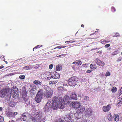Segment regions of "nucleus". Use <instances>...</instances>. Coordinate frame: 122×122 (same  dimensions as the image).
I'll return each instance as SVG.
<instances>
[{
    "mask_svg": "<svg viewBox=\"0 0 122 122\" xmlns=\"http://www.w3.org/2000/svg\"><path fill=\"white\" fill-rule=\"evenodd\" d=\"M86 64H83L82 65V66H84V67H85V66H86Z\"/></svg>",
    "mask_w": 122,
    "mask_h": 122,
    "instance_id": "nucleus-63",
    "label": "nucleus"
},
{
    "mask_svg": "<svg viewBox=\"0 0 122 122\" xmlns=\"http://www.w3.org/2000/svg\"><path fill=\"white\" fill-rule=\"evenodd\" d=\"M33 83L34 84H35L36 85L39 84L40 85H41L42 83L41 82H40L38 80H35L34 81Z\"/></svg>",
    "mask_w": 122,
    "mask_h": 122,
    "instance_id": "nucleus-32",
    "label": "nucleus"
},
{
    "mask_svg": "<svg viewBox=\"0 0 122 122\" xmlns=\"http://www.w3.org/2000/svg\"><path fill=\"white\" fill-rule=\"evenodd\" d=\"M64 119L66 122H70L71 120V116L69 115H68L66 116Z\"/></svg>",
    "mask_w": 122,
    "mask_h": 122,
    "instance_id": "nucleus-20",
    "label": "nucleus"
},
{
    "mask_svg": "<svg viewBox=\"0 0 122 122\" xmlns=\"http://www.w3.org/2000/svg\"><path fill=\"white\" fill-rule=\"evenodd\" d=\"M53 93V91L50 89L49 90L47 91L44 94V97L47 98H50L52 96Z\"/></svg>",
    "mask_w": 122,
    "mask_h": 122,
    "instance_id": "nucleus-5",
    "label": "nucleus"
},
{
    "mask_svg": "<svg viewBox=\"0 0 122 122\" xmlns=\"http://www.w3.org/2000/svg\"><path fill=\"white\" fill-rule=\"evenodd\" d=\"M52 107L54 110L58 108H63V107H62V103L61 101L59 100V99H58V97L55 96L52 99Z\"/></svg>",
    "mask_w": 122,
    "mask_h": 122,
    "instance_id": "nucleus-1",
    "label": "nucleus"
},
{
    "mask_svg": "<svg viewBox=\"0 0 122 122\" xmlns=\"http://www.w3.org/2000/svg\"><path fill=\"white\" fill-rule=\"evenodd\" d=\"M107 118L109 121H111L112 120L113 118L111 113H110L107 115Z\"/></svg>",
    "mask_w": 122,
    "mask_h": 122,
    "instance_id": "nucleus-31",
    "label": "nucleus"
},
{
    "mask_svg": "<svg viewBox=\"0 0 122 122\" xmlns=\"http://www.w3.org/2000/svg\"><path fill=\"white\" fill-rule=\"evenodd\" d=\"M3 67L4 66L3 65H1V66H0V69L3 68Z\"/></svg>",
    "mask_w": 122,
    "mask_h": 122,
    "instance_id": "nucleus-57",
    "label": "nucleus"
},
{
    "mask_svg": "<svg viewBox=\"0 0 122 122\" xmlns=\"http://www.w3.org/2000/svg\"><path fill=\"white\" fill-rule=\"evenodd\" d=\"M109 42H110V41H108L106 40H104L103 41H102L101 43L102 44H104L106 43H108Z\"/></svg>",
    "mask_w": 122,
    "mask_h": 122,
    "instance_id": "nucleus-42",
    "label": "nucleus"
},
{
    "mask_svg": "<svg viewBox=\"0 0 122 122\" xmlns=\"http://www.w3.org/2000/svg\"><path fill=\"white\" fill-rule=\"evenodd\" d=\"M50 75L52 78L55 79H59L60 77L58 73L55 71L52 72L50 73Z\"/></svg>",
    "mask_w": 122,
    "mask_h": 122,
    "instance_id": "nucleus-11",
    "label": "nucleus"
},
{
    "mask_svg": "<svg viewBox=\"0 0 122 122\" xmlns=\"http://www.w3.org/2000/svg\"><path fill=\"white\" fill-rule=\"evenodd\" d=\"M111 10L112 12H114L115 11L116 9L114 7H111Z\"/></svg>",
    "mask_w": 122,
    "mask_h": 122,
    "instance_id": "nucleus-48",
    "label": "nucleus"
},
{
    "mask_svg": "<svg viewBox=\"0 0 122 122\" xmlns=\"http://www.w3.org/2000/svg\"><path fill=\"white\" fill-rule=\"evenodd\" d=\"M9 122H15V121L13 120H10Z\"/></svg>",
    "mask_w": 122,
    "mask_h": 122,
    "instance_id": "nucleus-56",
    "label": "nucleus"
},
{
    "mask_svg": "<svg viewBox=\"0 0 122 122\" xmlns=\"http://www.w3.org/2000/svg\"><path fill=\"white\" fill-rule=\"evenodd\" d=\"M5 97V98L6 100L8 101L10 100L11 97V92H10L7 95H6Z\"/></svg>",
    "mask_w": 122,
    "mask_h": 122,
    "instance_id": "nucleus-21",
    "label": "nucleus"
},
{
    "mask_svg": "<svg viewBox=\"0 0 122 122\" xmlns=\"http://www.w3.org/2000/svg\"><path fill=\"white\" fill-rule=\"evenodd\" d=\"M36 90V87L35 86L31 88L30 92H32L33 91H35Z\"/></svg>",
    "mask_w": 122,
    "mask_h": 122,
    "instance_id": "nucleus-49",
    "label": "nucleus"
},
{
    "mask_svg": "<svg viewBox=\"0 0 122 122\" xmlns=\"http://www.w3.org/2000/svg\"><path fill=\"white\" fill-rule=\"evenodd\" d=\"M121 57H119L117 60V61H120L121 60Z\"/></svg>",
    "mask_w": 122,
    "mask_h": 122,
    "instance_id": "nucleus-53",
    "label": "nucleus"
},
{
    "mask_svg": "<svg viewBox=\"0 0 122 122\" xmlns=\"http://www.w3.org/2000/svg\"><path fill=\"white\" fill-rule=\"evenodd\" d=\"M17 112H14V113H13V116L17 115Z\"/></svg>",
    "mask_w": 122,
    "mask_h": 122,
    "instance_id": "nucleus-54",
    "label": "nucleus"
},
{
    "mask_svg": "<svg viewBox=\"0 0 122 122\" xmlns=\"http://www.w3.org/2000/svg\"><path fill=\"white\" fill-rule=\"evenodd\" d=\"M59 100L61 101V103H62V107H63V105L69 104L70 102V99L69 97L67 96H65L63 99L62 97H60L59 98Z\"/></svg>",
    "mask_w": 122,
    "mask_h": 122,
    "instance_id": "nucleus-3",
    "label": "nucleus"
},
{
    "mask_svg": "<svg viewBox=\"0 0 122 122\" xmlns=\"http://www.w3.org/2000/svg\"><path fill=\"white\" fill-rule=\"evenodd\" d=\"M75 42V41L71 40L69 41H65V43H72L73 42Z\"/></svg>",
    "mask_w": 122,
    "mask_h": 122,
    "instance_id": "nucleus-39",
    "label": "nucleus"
},
{
    "mask_svg": "<svg viewBox=\"0 0 122 122\" xmlns=\"http://www.w3.org/2000/svg\"><path fill=\"white\" fill-rule=\"evenodd\" d=\"M46 120V119L45 117H44L43 116L41 117L40 119L38 120L37 122H45Z\"/></svg>",
    "mask_w": 122,
    "mask_h": 122,
    "instance_id": "nucleus-22",
    "label": "nucleus"
},
{
    "mask_svg": "<svg viewBox=\"0 0 122 122\" xmlns=\"http://www.w3.org/2000/svg\"><path fill=\"white\" fill-rule=\"evenodd\" d=\"M42 45H38L36 46L33 49V50L34 51V49H36L38 48H40L42 46Z\"/></svg>",
    "mask_w": 122,
    "mask_h": 122,
    "instance_id": "nucleus-36",
    "label": "nucleus"
},
{
    "mask_svg": "<svg viewBox=\"0 0 122 122\" xmlns=\"http://www.w3.org/2000/svg\"><path fill=\"white\" fill-rule=\"evenodd\" d=\"M119 116L117 114H114V118L115 121H117L119 120Z\"/></svg>",
    "mask_w": 122,
    "mask_h": 122,
    "instance_id": "nucleus-28",
    "label": "nucleus"
},
{
    "mask_svg": "<svg viewBox=\"0 0 122 122\" xmlns=\"http://www.w3.org/2000/svg\"><path fill=\"white\" fill-rule=\"evenodd\" d=\"M95 61L98 65L101 66H103L105 64L104 62L98 58H96L95 60Z\"/></svg>",
    "mask_w": 122,
    "mask_h": 122,
    "instance_id": "nucleus-10",
    "label": "nucleus"
},
{
    "mask_svg": "<svg viewBox=\"0 0 122 122\" xmlns=\"http://www.w3.org/2000/svg\"><path fill=\"white\" fill-rule=\"evenodd\" d=\"M70 98L71 99L75 100H77V96L75 93H73L71 94Z\"/></svg>",
    "mask_w": 122,
    "mask_h": 122,
    "instance_id": "nucleus-15",
    "label": "nucleus"
},
{
    "mask_svg": "<svg viewBox=\"0 0 122 122\" xmlns=\"http://www.w3.org/2000/svg\"><path fill=\"white\" fill-rule=\"evenodd\" d=\"M97 53L99 54H101L102 53V51H99L97 52Z\"/></svg>",
    "mask_w": 122,
    "mask_h": 122,
    "instance_id": "nucleus-55",
    "label": "nucleus"
},
{
    "mask_svg": "<svg viewBox=\"0 0 122 122\" xmlns=\"http://www.w3.org/2000/svg\"><path fill=\"white\" fill-rule=\"evenodd\" d=\"M122 96L118 98L117 101V105L119 107L122 104Z\"/></svg>",
    "mask_w": 122,
    "mask_h": 122,
    "instance_id": "nucleus-18",
    "label": "nucleus"
},
{
    "mask_svg": "<svg viewBox=\"0 0 122 122\" xmlns=\"http://www.w3.org/2000/svg\"><path fill=\"white\" fill-rule=\"evenodd\" d=\"M8 105L10 107H14L15 106V103L14 102H11L8 104Z\"/></svg>",
    "mask_w": 122,
    "mask_h": 122,
    "instance_id": "nucleus-27",
    "label": "nucleus"
},
{
    "mask_svg": "<svg viewBox=\"0 0 122 122\" xmlns=\"http://www.w3.org/2000/svg\"><path fill=\"white\" fill-rule=\"evenodd\" d=\"M42 116H43V114L40 112H38L36 114H34L33 115L34 118L37 122L38 121V120L40 119Z\"/></svg>",
    "mask_w": 122,
    "mask_h": 122,
    "instance_id": "nucleus-8",
    "label": "nucleus"
},
{
    "mask_svg": "<svg viewBox=\"0 0 122 122\" xmlns=\"http://www.w3.org/2000/svg\"><path fill=\"white\" fill-rule=\"evenodd\" d=\"M72 107L73 108L77 109L79 108L80 106V104L78 102H73L71 103Z\"/></svg>",
    "mask_w": 122,
    "mask_h": 122,
    "instance_id": "nucleus-9",
    "label": "nucleus"
},
{
    "mask_svg": "<svg viewBox=\"0 0 122 122\" xmlns=\"http://www.w3.org/2000/svg\"><path fill=\"white\" fill-rule=\"evenodd\" d=\"M6 115L9 117H13V112L9 110L6 111Z\"/></svg>",
    "mask_w": 122,
    "mask_h": 122,
    "instance_id": "nucleus-17",
    "label": "nucleus"
},
{
    "mask_svg": "<svg viewBox=\"0 0 122 122\" xmlns=\"http://www.w3.org/2000/svg\"><path fill=\"white\" fill-rule=\"evenodd\" d=\"M11 92L14 95H13L14 98H16L15 96L19 94V91L18 88L15 86H13L11 88Z\"/></svg>",
    "mask_w": 122,
    "mask_h": 122,
    "instance_id": "nucleus-6",
    "label": "nucleus"
},
{
    "mask_svg": "<svg viewBox=\"0 0 122 122\" xmlns=\"http://www.w3.org/2000/svg\"><path fill=\"white\" fill-rule=\"evenodd\" d=\"M90 68L94 70L96 69L97 68L96 65L94 64H91L90 66Z\"/></svg>",
    "mask_w": 122,
    "mask_h": 122,
    "instance_id": "nucleus-29",
    "label": "nucleus"
},
{
    "mask_svg": "<svg viewBox=\"0 0 122 122\" xmlns=\"http://www.w3.org/2000/svg\"><path fill=\"white\" fill-rule=\"evenodd\" d=\"M65 122L63 120H61L59 122H58H58Z\"/></svg>",
    "mask_w": 122,
    "mask_h": 122,
    "instance_id": "nucleus-59",
    "label": "nucleus"
},
{
    "mask_svg": "<svg viewBox=\"0 0 122 122\" xmlns=\"http://www.w3.org/2000/svg\"><path fill=\"white\" fill-rule=\"evenodd\" d=\"M57 82L56 81H50L49 82V84L51 85H52L54 84H55Z\"/></svg>",
    "mask_w": 122,
    "mask_h": 122,
    "instance_id": "nucleus-34",
    "label": "nucleus"
},
{
    "mask_svg": "<svg viewBox=\"0 0 122 122\" xmlns=\"http://www.w3.org/2000/svg\"><path fill=\"white\" fill-rule=\"evenodd\" d=\"M118 50H117L114 52L112 53L111 55L112 56V55H115L117 54L118 53Z\"/></svg>",
    "mask_w": 122,
    "mask_h": 122,
    "instance_id": "nucleus-38",
    "label": "nucleus"
},
{
    "mask_svg": "<svg viewBox=\"0 0 122 122\" xmlns=\"http://www.w3.org/2000/svg\"><path fill=\"white\" fill-rule=\"evenodd\" d=\"M23 98L24 100V103L26 104L27 105H28L30 104V102L28 98V97L26 95H23Z\"/></svg>",
    "mask_w": 122,
    "mask_h": 122,
    "instance_id": "nucleus-14",
    "label": "nucleus"
},
{
    "mask_svg": "<svg viewBox=\"0 0 122 122\" xmlns=\"http://www.w3.org/2000/svg\"><path fill=\"white\" fill-rule=\"evenodd\" d=\"M0 59H1V61H3L4 60H5V58L3 56H1L0 57Z\"/></svg>",
    "mask_w": 122,
    "mask_h": 122,
    "instance_id": "nucleus-45",
    "label": "nucleus"
},
{
    "mask_svg": "<svg viewBox=\"0 0 122 122\" xmlns=\"http://www.w3.org/2000/svg\"><path fill=\"white\" fill-rule=\"evenodd\" d=\"M53 66V65L52 64H50L49 66V68L50 69H51L52 68Z\"/></svg>",
    "mask_w": 122,
    "mask_h": 122,
    "instance_id": "nucleus-50",
    "label": "nucleus"
},
{
    "mask_svg": "<svg viewBox=\"0 0 122 122\" xmlns=\"http://www.w3.org/2000/svg\"><path fill=\"white\" fill-rule=\"evenodd\" d=\"M110 46V44H106L105 45V48H108V47H109Z\"/></svg>",
    "mask_w": 122,
    "mask_h": 122,
    "instance_id": "nucleus-51",
    "label": "nucleus"
},
{
    "mask_svg": "<svg viewBox=\"0 0 122 122\" xmlns=\"http://www.w3.org/2000/svg\"><path fill=\"white\" fill-rule=\"evenodd\" d=\"M120 35L118 33H114L112 35V36L114 37H117L118 36Z\"/></svg>",
    "mask_w": 122,
    "mask_h": 122,
    "instance_id": "nucleus-37",
    "label": "nucleus"
},
{
    "mask_svg": "<svg viewBox=\"0 0 122 122\" xmlns=\"http://www.w3.org/2000/svg\"><path fill=\"white\" fill-rule=\"evenodd\" d=\"M57 89L58 90L61 91L64 90V88L62 86H60L58 87Z\"/></svg>",
    "mask_w": 122,
    "mask_h": 122,
    "instance_id": "nucleus-40",
    "label": "nucleus"
},
{
    "mask_svg": "<svg viewBox=\"0 0 122 122\" xmlns=\"http://www.w3.org/2000/svg\"><path fill=\"white\" fill-rule=\"evenodd\" d=\"M36 121L35 118H34L33 115L32 118H29L28 120V122H35Z\"/></svg>",
    "mask_w": 122,
    "mask_h": 122,
    "instance_id": "nucleus-25",
    "label": "nucleus"
},
{
    "mask_svg": "<svg viewBox=\"0 0 122 122\" xmlns=\"http://www.w3.org/2000/svg\"><path fill=\"white\" fill-rule=\"evenodd\" d=\"M43 89H40L39 90L35 98V100L38 103L40 102L43 99L44 95Z\"/></svg>",
    "mask_w": 122,
    "mask_h": 122,
    "instance_id": "nucleus-2",
    "label": "nucleus"
},
{
    "mask_svg": "<svg viewBox=\"0 0 122 122\" xmlns=\"http://www.w3.org/2000/svg\"><path fill=\"white\" fill-rule=\"evenodd\" d=\"M85 110V108L84 107H81L78 110V112L79 113H82Z\"/></svg>",
    "mask_w": 122,
    "mask_h": 122,
    "instance_id": "nucleus-24",
    "label": "nucleus"
},
{
    "mask_svg": "<svg viewBox=\"0 0 122 122\" xmlns=\"http://www.w3.org/2000/svg\"><path fill=\"white\" fill-rule=\"evenodd\" d=\"M86 114L89 116L91 115L92 113V109L90 108H88L86 111Z\"/></svg>",
    "mask_w": 122,
    "mask_h": 122,
    "instance_id": "nucleus-19",
    "label": "nucleus"
},
{
    "mask_svg": "<svg viewBox=\"0 0 122 122\" xmlns=\"http://www.w3.org/2000/svg\"><path fill=\"white\" fill-rule=\"evenodd\" d=\"M10 91L11 89L9 88L3 89L0 92V97L2 98L5 97L6 95L11 92Z\"/></svg>",
    "mask_w": 122,
    "mask_h": 122,
    "instance_id": "nucleus-4",
    "label": "nucleus"
},
{
    "mask_svg": "<svg viewBox=\"0 0 122 122\" xmlns=\"http://www.w3.org/2000/svg\"><path fill=\"white\" fill-rule=\"evenodd\" d=\"M3 108L2 107H0V111L2 110Z\"/></svg>",
    "mask_w": 122,
    "mask_h": 122,
    "instance_id": "nucleus-61",
    "label": "nucleus"
},
{
    "mask_svg": "<svg viewBox=\"0 0 122 122\" xmlns=\"http://www.w3.org/2000/svg\"><path fill=\"white\" fill-rule=\"evenodd\" d=\"M21 118L23 119V121H25L27 119V117L25 115L23 114L21 117Z\"/></svg>",
    "mask_w": 122,
    "mask_h": 122,
    "instance_id": "nucleus-33",
    "label": "nucleus"
},
{
    "mask_svg": "<svg viewBox=\"0 0 122 122\" xmlns=\"http://www.w3.org/2000/svg\"><path fill=\"white\" fill-rule=\"evenodd\" d=\"M68 80L69 83L72 85L73 84H75L78 81V79L76 76H73L69 79Z\"/></svg>",
    "mask_w": 122,
    "mask_h": 122,
    "instance_id": "nucleus-12",
    "label": "nucleus"
},
{
    "mask_svg": "<svg viewBox=\"0 0 122 122\" xmlns=\"http://www.w3.org/2000/svg\"><path fill=\"white\" fill-rule=\"evenodd\" d=\"M81 26L82 27H84V25L83 24H82V25H81Z\"/></svg>",
    "mask_w": 122,
    "mask_h": 122,
    "instance_id": "nucleus-62",
    "label": "nucleus"
},
{
    "mask_svg": "<svg viewBox=\"0 0 122 122\" xmlns=\"http://www.w3.org/2000/svg\"><path fill=\"white\" fill-rule=\"evenodd\" d=\"M0 119H2V120L3 119V117L2 116H0Z\"/></svg>",
    "mask_w": 122,
    "mask_h": 122,
    "instance_id": "nucleus-60",
    "label": "nucleus"
},
{
    "mask_svg": "<svg viewBox=\"0 0 122 122\" xmlns=\"http://www.w3.org/2000/svg\"><path fill=\"white\" fill-rule=\"evenodd\" d=\"M116 88L115 87H113L111 90V91L112 92H115L116 91Z\"/></svg>",
    "mask_w": 122,
    "mask_h": 122,
    "instance_id": "nucleus-41",
    "label": "nucleus"
},
{
    "mask_svg": "<svg viewBox=\"0 0 122 122\" xmlns=\"http://www.w3.org/2000/svg\"><path fill=\"white\" fill-rule=\"evenodd\" d=\"M43 76L46 79H49L50 74L48 72H45V73L43 74Z\"/></svg>",
    "mask_w": 122,
    "mask_h": 122,
    "instance_id": "nucleus-16",
    "label": "nucleus"
},
{
    "mask_svg": "<svg viewBox=\"0 0 122 122\" xmlns=\"http://www.w3.org/2000/svg\"><path fill=\"white\" fill-rule=\"evenodd\" d=\"M97 30L95 31V32H98L99 31V30L98 29H96Z\"/></svg>",
    "mask_w": 122,
    "mask_h": 122,
    "instance_id": "nucleus-58",
    "label": "nucleus"
},
{
    "mask_svg": "<svg viewBox=\"0 0 122 122\" xmlns=\"http://www.w3.org/2000/svg\"><path fill=\"white\" fill-rule=\"evenodd\" d=\"M32 67H31V66L29 65L23 67V68L24 69H25L27 70H29L31 69Z\"/></svg>",
    "mask_w": 122,
    "mask_h": 122,
    "instance_id": "nucleus-30",
    "label": "nucleus"
},
{
    "mask_svg": "<svg viewBox=\"0 0 122 122\" xmlns=\"http://www.w3.org/2000/svg\"><path fill=\"white\" fill-rule=\"evenodd\" d=\"M4 61V62H5L6 63V64H7V61H5V60H4V61Z\"/></svg>",
    "mask_w": 122,
    "mask_h": 122,
    "instance_id": "nucleus-64",
    "label": "nucleus"
},
{
    "mask_svg": "<svg viewBox=\"0 0 122 122\" xmlns=\"http://www.w3.org/2000/svg\"><path fill=\"white\" fill-rule=\"evenodd\" d=\"M92 71V70H88L87 71H86V73H90Z\"/></svg>",
    "mask_w": 122,
    "mask_h": 122,
    "instance_id": "nucleus-52",
    "label": "nucleus"
},
{
    "mask_svg": "<svg viewBox=\"0 0 122 122\" xmlns=\"http://www.w3.org/2000/svg\"><path fill=\"white\" fill-rule=\"evenodd\" d=\"M19 78L21 79H23L25 78V76L24 75H20L19 76Z\"/></svg>",
    "mask_w": 122,
    "mask_h": 122,
    "instance_id": "nucleus-46",
    "label": "nucleus"
},
{
    "mask_svg": "<svg viewBox=\"0 0 122 122\" xmlns=\"http://www.w3.org/2000/svg\"><path fill=\"white\" fill-rule=\"evenodd\" d=\"M51 104L50 102H48L46 103L44 108V110L45 112H48L51 109Z\"/></svg>",
    "mask_w": 122,
    "mask_h": 122,
    "instance_id": "nucleus-7",
    "label": "nucleus"
},
{
    "mask_svg": "<svg viewBox=\"0 0 122 122\" xmlns=\"http://www.w3.org/2000/svg\"><path fill=\"white\" fill-rule=\"evenodd\" d=\"M62 69V67L60 65H58L56 67V70L57 71H59Z\"/></svg>",
    "mask_w": 122,
    "mask_h": 122,
    "instance_id": "nucleus-23",
    "label": "nucleus"
},
{
    "mask_svg": "<svg viewBox=\"0 0 122 122\" xmlns=\"http://www.w3.org/2000/svg\"><path fill=\"white\" fill-rule=\"evenodd\" d=\"M75 63H76L78 65H81L82 64V62L80 60H76L75 61L73 62L72 63L73 64H74Z\"/></svg>",
    "mask_w": 122,
    "mask_h": 122,
    "instance_id": "nucleus-26",
    "label": "nucleus"
},
{
    "mask_svg": "<svg viewBox=\"0 0 122 122\" xmlns=\"http://www.w3.org/2000/svg\"><path fill=\"white\" fill-rule=\"evenodd\" d=\"M89 97L87 96H86L84 97V100L86 101H87L89 100Z\"/></svg>",
    "mask_w": 122,
    "mask_h": 122,
    "instance_id": "nucleus-43",
    "label": "nucleus"
},
{
    "mask_svg": "<svg viewBox=\"0 0 122 122\" xmlns=\"http://www.w3.org/2000/svg\"><path fill=\"white\" fill-rule=\"evenodd\" d=\"M77 67V66L76 65H75L72 66V68L75 70L76 69Z\"/></svg>",
    "mask_w": 122,
    "mask_h": 122,
    "instance_id": "nucleus-47",
    "label": "nucleus"
},
{
    "mask_svg": "<svg viewBox=\"0 0 122 122\" xmlns=\"http://www.w3.org/2000/svg\"><path fill=\"white\" fill-rule=\"evenodd\" d=\"M111 105L109 104L107 106H104L103 107V111L105 112H108L111 108Z\"/></svg>",
    "mask_w": 122,
    "mask_h": 122,
    "instance_id": "nucleus-13",
    "label": "nucleus"
},
{
    "mask_svg": "<svg viewBox=\"0 0 122 122\" xmlns=\"http://www.w3.org/2000/svg\"><path fill=\"white\" fill-rule=\"evenodd\" d=\"M110 72L109 71H107L106 72L105 75V76H110Z\"/></svg>",
    "mask_w": 122,
    "mask_h": 122,
    "instance_id": "nucleus-44",
    "label": "nucleus"
},
{
    "mask_svg": "<svg viewBox=\"0 0 122 122\" xmlns=\"http://www.w3.org/2000/svg\"><path fill=\"white\" fill-rule=\"evenodd\" d=\"M66 46H58L57 47H56V48H54V49H55L56 48H59V49H61V48H63L65 47Z\"/></svg>",
    "mask_w": 122,
    "mask_h": 122,
    "instance_id": "nucleus-35",
    "label": "nucleus"
}]
</instances>
